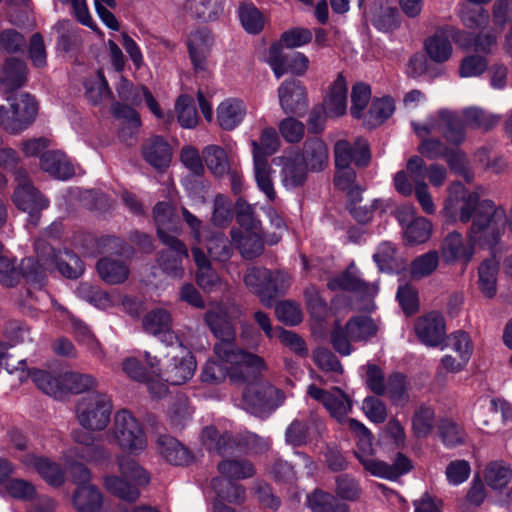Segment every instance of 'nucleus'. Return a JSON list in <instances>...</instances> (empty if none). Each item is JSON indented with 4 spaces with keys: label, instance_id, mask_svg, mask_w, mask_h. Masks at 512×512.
Segmentation results:
<instances>
[{
    "label": "nucleus",
    "instance_id": "72a5a7b5",
    "mask_svg": "<svg viewBox=\"0 0 512 512\" xmlns=\"http://www.w3.org/2000/svg\"><path fill=\"white\" fill-rule=\"evenodd\" d=\"M310 425H314L319 430L323 426V422L315 414H310L306 421L293 420L285 431L286 441L294 447L306 445L310 437Z\"/></svg>",
    "mask_w": 512,
    "mask_h": 512
},
{
    "label": "nucleus",
    "instance_id": "c03bdc74",
    "mask_svg": "<svg viewBox=\"0 0 512 512\" xmlns=\"http://www.w3.org/2000/svg\"><path fill=\"white\" fill-rule=\"evenodd\" d=\"M498 263L493 259L484 260L478 268V287L481 293L489 299L497 293Z\"/></svg>",
    "mask_w": 512,
    "mask_h": 512
},
{
    "label": "nucleus",
    "instance_id": "423d86ee",
    "mask_svg": "<svg viewBox=\"0 0 512 512\" xmlns=\"http://www.w3.org/2000/svg\"><path fill=\"white\" fill-rule=\"evenodd\" d=\"M107 436L123 452L137 456L146 450L148 439L143 425L128 410L117 411Z\"/></svg>",
    "mask_w": 512,
    "mask_h": 512
},
{
    "label": "nucleus",
    "instance_id": "bf43d9fd",
    "mask_svg": "<svg viewBox=\"0 0 512 512\" xmlns=\"http://www.w3.org/2000/svg\"><path fill=\"white\" fill-rule=\"evenodd\" d=\"M238 15L241 25L247 33L255 35L263 30L266 18L254 5H241Z\"/></svg>",
    "mask_w": 512,
    "mask_h": 512
},
{
    "label": "nucleus",
    "instance_id": "864d4df0",
    "mask_svg": "<svg viewBox=\"0 0 512 512\" xmlns=\"http://www.w3.org/2000/svg\"><path fill=\"white\" fill-rule=\"evenodd\" d=\"M435 410L422 404L417 407L412 415V431L417 438L427 437L434 428Z\"/></svg>",
    "mask_w": 512,
    "mask_h": 512
},
{
    "label": "nucleus",
    "instance_id": "cd10ccee",
    "mask_svg": "<svg viewBox=\"0 0 512 512\" xmlns=\"http://www.w3.org/2000/svg\"><path fill=\"white\" fill-rule=\"evenodd\" d=\"M162 459L173 466H188L193 463L194 455L175 437L162 434Z\"/></svg>",
    "mask_w": 512,
    "mask_h": 512
},
{
    "label": "nucleus",
    "instance_id": "ea45409f",
    "mask_svg": "<svg viewBox=\"0 0 512 512\" xmlns=\"http://www.w3.org/2000/svg\"><path fill=\"white\" fill-rule=\"evenodd\" d=\"M311 39L312 34L308 29L294 28L284 32L281 36L280 42L274 43L270 47V56L274 62L273 64H279L278 61L282 46H286L288 48L299 47L309 43Z\"/></svg>",
    "mask_w": 512,
    "mask_h": 512
},
{
    "label": "nucleus",
    "instance_id": "2f4dec72",
    "mask_svg": "<svg viewBox=\"0 0 512 512\" xmlns=\"http://www.w3.org/2000/svg\"><path fill=\"white\" fill-rule=\"evenodd\" d=\"M245 114L246 108L243 101L228 99L218 106L217 121L223 130L231 131L243 121Z\"/></svg>",
    "mask_w": 512,
    "mask_h": 512
},
{
    "label": "nucleus",
    "instance_id": "49530a36",
    "mask_svg": "<svg viewBox=\"0 0 512 512\" xmlns=\"http://www.w3.org/2000/svg\"><path fill=\"white\" fill-rule=\"evenodd\" d=\"M253 159L268 160V157L275 154L280 147L278 133L273 127H266L262 130L260 141H252Z\"/></svg>",
    "mask_w": 512,
    "mask_h": 512
},
{
    "label": "nucleus",
    "instance_id": "aec40b11",
    "mask_svg": "<svg viewBox=\"0 0 512 512\" xmlns=\"http://www.w3.org/2000/svg\"><path fill=\"white\" fill-rule=\"evenodd\" d=\"M335 390L338 395L311 384L308 386L307 394L320 402L333 418L340 420L348 414L352 405L349 397L340 388Z\"/></svg>",
    "mask_w": 512,
    "mask_h": 512
},
{
    "label": "nucleus",
    "instance_id": "09e8293b",
    "mask_svg": "<svg viewBox=\"0 0 512 512\" xmlns=\"http://www.w3.org/2000/svg\"><path fill=\"white\" fill-rule=\"evenodd\" d=\"M347 86L342 76L335 81L326 100L327 114L331 117H339L345 114L347 109Z\"/></svg>",
    "mask_w": 512,
    "mask_h": 512
},
{
    "label": "nucleus",
    "instance_id": "5fc2aeb1",
    "mask_svg": "<svg viewBox=\"0 0 512 512\" xmlns=\"http://www.w3.org/2000/svg\"><path fill=\"white\" fill-rule=\"evenodd\" d=\"M27 81L26 66H0V93L8 94Z\"/></svg>",
    "mask_w": 512,
    "mask_h": 512
},
{
    "label": "nucleus",
    "instance_id": "774afa93",
    "mask_svg": "<svg viewBox=\"0 0 512 512\" xmlns=\"http://www.w3.org/2000/svg\"><path fill=\"white\" fill-rule=\"evenodd\" d=\"M396 300L406 316H412L419 311V294L412 284L399 285Z\"/></svg>",
    "mask_w": 512,
    "mask_h": 512
},
{
    "label": "nucleus",
    "instance_id": "052dcab7",
    "mask_svg": "<svg viewBox=\"0 0 512 512\" xmlns=\"http://www.w3.org/2000/svg\"><path fill=\"white\" fill-rule=\"evenodd\" d=\"M458 16L464 26L469 29H481L488 24L489 13L481 6H470L461 4L459 6Z\"/></svg>",
    "mask_w": 512,
    "mask_h": 512
},
{
    "label": "nucleus",
    "instance_id": "f03ea898",
    "mask_svg": "<svg viewBox=\"0 0 512 512\" xmlns=\"http://www.w3.org/2000/svg\"><path fill=\"white\" fill-rule=\"evenodd\" d=\"M37 258H25L19 266L15 259L0 255V283L5 286L16 285L21 278L35 288L44 285L45 275L48 271L58 270L67 278H77L83 273V264L79 257L71 251L64 250L55 253L54 249L44 240L35 244Z\"/></svg>",
    "mask_w": 512,
    "mask_h": 512
},
{
    "label": "nucleus",
    "instance_id": "680f3d73",
    "mask_svg": "<svg viewBox=\"0 0 512 512\" xmlns=\"http://www.w3.org/2000/svg\"><path fill=\"white\" fill-rule=\"evenodd\" d=\"M83 84L85 95L93 104H98L110 96L108 84L101 71H97L91 77L85 79Z\"/></svg>",
    "mask_w": 512,
    "mask_h": 512
},
{
    "label": "nucleus",
    "instance_id": "13d9d810",
    "mask_svg": "<svg viewBox=\"0 0 512 512\" xmlns=\"http://www.w3.org/2000/svg\"><path fill=\"white\" fill-rule=\"evenodd\" d=\"M335 494L344 501H358L362 494L359 481L350 474H340L335 478Z\"/></svg>",
    "mask_w": 512,
    "mask_h": 512
},
{
    "label": "nucleus",
    "instance_id": "c9c22d12",
    "mask_svg": "<svg viewBox=\"0 0 512 512\" xmlns=\"http://www.w3.org/2000/svg\"><path fill=\"white\" fill-rule=\"evenodd\" d=\"M212 44L213 38L206 28L197 29L189 35L188 50L193 64L207 60Z\"/></svg>",
    "mask_w": 512,
    "mask_h": 512
},
{
    "label": "nucleus",
    "instance_id": "5701e85b",
    "mask_svg": "<svg viewBox=\"0 0 512 512\" xmlns=\"http://www.w3.org/2000/svg\"><path fill=\"white\" fill-rule=\"evenodd\" d=\"M439 130L445 140L452 145H460L466 137L464 120L455 111L441 109L438 111Z\"/></svg>",
    "mask_w": 512,
    "mask_h": 512
},
{
    "label": "nucleus",
    "instance_id": "c85d7f7f",
    "mask_svg": "<svg viewBox=\"0 0 512 512\" xmlns=\"http://www.w3.org/2000/svg\"><path fill=\"white\" fill-rule=\"evenodd\" d=\"M201 441L207 451L220 456L228 454L235 445L233 435L230 432L220 433L217 427L213 425L202 429Z\"/></svg>",
    "mask_w": 512,
    "mask_h": 512
},
{
    "label": "nucleus",
    "instance_id": "3c124183",
    "mask_svg": "<svg viewBox=\"0 0 512 512\" xmlns=\"http://www.w3.org/2000/svg\"><path fill=\"white\" fill-rule=\"evenodd\" d=\"M32 379L45 394L56 399H64L62 374L54 375L48 371L35 370L32 373Z\"/></svg>",
    "mask_w": 512,
    "mask_h": 512
},
{
    "label": "nucleus",
    "instance_id": "603ef678",
    "mask_svg": "<svg viewBox=\"0 0 512 512\" xmlns=\"http://www.w3.org/2000/svg\"><path fill=\"white\" fill-rule=\"evenodd\" d=\"M110 459V453L108 450L101 446H90L84 453H79L77 448H69L64 453L65 463L69 466L70 471L72 472V468L78 463H75L77 460H84L86 462H95L102 463L104 461H108Z\"/></svg>",
    "mask_w": 512,
    "mask_h": 512
},
{
    "label": "nucleus",
    "instance_id": "4c0bfd02",
    "mask_svg": "<svg viewBox=\"0 0 512 512\" xmlns=\"http://www.w3.org/2000/svg\"><path fill=\"white\" fill-rule=\"evenodd\" d=\"M512 478V469L503 460L491 461L484 470L486 484L495 491H502Z\"/></svg>",
    "mask_w": 512,
    "mask_h": 512
},
{
    "label": "nucleus",
    "instance_id": "c756f323",
    "mask_svg": "<svg viewBox=\"0 0 512 512\" xmlns=\"http://www.w3.org/2000/svg\"><path fill=\"white\" fill-rule=\"evenodd\" d=\"M395 111L394 99L390 96L374 98L368 112L364 115L363 125L369 129H375L388 120Z\"/></svg>",
    "mask_w": 512,
    "mask_h": 512
},
{
    "label": "nucleus",
    "instance_id": "e2e57ef3",
    "mask_svg": "<svg viewBox=\"0 0 512 512\" xmlns=\"http://www.w3.org/2000/svg\"><path fill=\"white\" fill-rule=\"evenodd\" d=\"M327 288L331 291L342 290L348 292L366 293L368 290V283L354 276L348 270H345L339 276L330 279L327 283Z\"/></svg>",
    "mask_w": 512,
    "mask_h": 512
},
{
    "label": "nucleus",
    "instance_id": "f8f14e48",
    "mask_svg": "<svg viewBox=\"0 0 512 512\" xmlns=\"http://www.w3.org/2000/svg\"><path fill=\"white\" fill-rule=\"evenodd\" d=\"M507 23L511 24L506 36L505 48L512 56V0H497L493 5V32L481 33L475 40V51L486 53L496 44V38Z\"/></svg>",
    "mask_w": 512,
    "mask_h": 512
},
{
    "label": "nucleus",
    "instance_id": "e433bc0d",
    "mask_svg": "<svg viewBox=\"0 0 512 512\" xmlns=\"http://www.w3.org/2000/svg\"><path fill=\"white\" fill-rule=\"evenodd\" d=\"M307 506L312 512H349V506L333 494L315 489L307 495Z\"/></svg>",
    "mask_w": 512,
    "mask_h": 512
},
{
    "label": "nucleus",
    "instance_id": "8fccbe9b",
    "mask_svg": "<svg viewBox=\"0 0 512 512\" xmlns=\"http://www.w3.org/2000/svg\"><path fill=\"white\" fill-rule=\"evenodd\" d=\"M386 393L393 405L404 406L409 400L407 376L397 371L389 374Z\"/></svg>",
    "mask_w": 512,
    "mask_h": 512
},
{
    "label": "nucleus",
    "instance_id": "f3484780",
    "mask_svg": "<svg viewBox=\"0 0 512 512\" xmlns=\"http://www.w3.org/2000/svg\"><path fill=\"white\" fill-rule=\"evenodd\" d=\"M370 161L371 151L367 143L361 144L356 141L351 144L346 139H340L334 144L335 168H348L352 163L359 168H364Z\"/></svg>",
    "mask_w": 512,
    "mask_h": 512
},
{
    "label": "nucleus",
    "instance_id": "f704fd0d",
    "mask_svg": "<svg viewBox=\"0 0 512 512\" xmlns=\"http://www.w3.org/2000/svg\"><path fill=\"white\" fill-rule=\"evenodd\" d=\"M24 463L35 468L39 475L50 485L60 486L64 483V472L57 463L35 455L25 456Z\"/></svg>",
    "mask_w": 512,
    "mask_h": 512
},
{
    "label": "nucleus",
    "instance_id": "de8ad7c7",
    "mask_svg": "<svg viewBox=\"0 0 512 512\" xmlns=\"http://www.w3.org/2000/svg\"><path fill=\"white\" fill-rule=\"evenodd\" d=\"M64 398L69 393L79 394L97 387V379L86 373L67 371L62 374Z\"/></svg>",
    "mask_w": 512,
    "mask_h": 512
},
{
    "label": "nucleus",
    "instance_id": "4468645a",
    "mask_svg": "<svg viewBox=\"0 0 512 512\" xmlns=\"http://www.w3.org/2000/svg\"><path fill=\"white\" fill-rule=\"evenodd\" d=\"M78 488L73 496V505L78 512H99L102 506V494L96 486L89 483L91 474L84 465H76L71 472Z\"/></svg>",
    "mask_w": 512,
    "mask_h": 512
},
{
    "label": "nucleus",
    "instance_id": "6e6552de",
    "mask_svg": "<svg viewBox=\"0 0 512 512\" xmlns=\"http://www.w3.org/2000/svg\"><path fill=\"white\" fill-rule=\"evenodd\" d=\"M10 108L0 107V125L11 134L26 130L36 119L38 103L28 93H21L14 97H7Z\"/></svg>",
    "mask_w": 512,
    "mask_h": 512
},
{
    "label": "nucleus",
    "instance_id": "7c9ffc66",
    "mask_svg": "<svg viewBox=\"0 0 512 512\" xmlns=\"http://www.w3.org/2000/svg\"><path fill=\"white\" fill-rule=\"evenodd\" d=\"M119 96L135 106L145 103L151 112L160 117V110L156 100L145 87H134L128 80L122 79L117 88Z\"/></svg>",
    "mask_w": 512,
    "mask_h": 512
},
{
    "label": "nucleus",
    "instance_id": "412c9836",
    "mask_svg": "<svg viewBox=\"0 0 512 512\" xmlns=\"http://www.w3.org/2000/svg\"><path fill=\"white\" fill-rule=\"evenodd\" d=\"M474 246L470 242L465 244L461 233L457 231L450 232L442 241L440 247L441 258L446 264L456 262L468 264L472 259Z\"/></svg>",
    "mask_w": 512,
    "mask_h": 512
},
{
    "label": "nucleus",
    "instance_id": "473e14b6",
    "mask_svg": "<svg viewBox=\"0 0 512 512\" xmlns=\"http://www.w3.org/2000/svg\"><path fill=\"white\" fill-rule=\"evenodd\" d=\"M309 167L303 157L297 154L285 159L282 167V181L287 188H298L304 185Z\"/></svg>",
    "mask_w": 512,
    "mask_h": 512
},
{
    "label": "nucleus",
    "instance_id": "a878e982",
    "mask_svg": "<svg viewBox=\"0 0 512 512\" xmlns=\"http://www.w3.org/2000/svg\"><path fill=\"white\" fill-rule=\"evenodd\" d=\"M162 272L181 268L182 260L188 258V249L184 242L162 231Z\"/></svg>",
    "mask_w": 512,
    "mask_h": 512
},
{
    "label": "nucleus",
    "instance_id": "a211bd4d",
    "mask_svg": "<svg viewBox=\"0 0 512 512\" xmlns=\"http://www.w3.org/2000/svg\"><path fill=\"white\" fill-rule=\"evenodd\" d=\"M445 328V319L438 311L428 312L415 323V333L419 341L429 347H437L444 341Z\"/></svg>",
    "mask_w": 512,
    "mask_h": 512
},
{
    "label": "nucleus",
    "instance_id": "338daca9",
    "mask_svg": "<svg viewBox=\"0 0 512 512\" xmlns=\"http://www.w3.org/2000/svg\"><path fill=\"white\" fill-rule=\"evenodd\" d=\"M255 180L260 191H262L269 201H274L276 192L274 190L271 178V167L268 160L253 159Z\"/></svg>",
    "mask_w": 512,
    "mask_h": 512
},
{
    "label": "nucleus",
    "instance_id": "4be33fe9",
    "mask_svg": "<svg viewBox=\"0 0 512 512\" xmlns=\"http://www.w3.org/2000/svg\"><path fill=\"white\" fill-rule=\"evenodd\" d=\"M230 236L239 253L246 260L257 258L264 250V239L261 231L242 232L238 228H232Z\"/></svg>",
    "mask_w": 512,
    "mask_h": 512
},
{
    "label": "nucleus",
    "instance_id": "2eb2a0df",
    "mask_svg": "<svg viewBox=\"0 0 512 512\" xmlns=\"http://www.w3.org/2000/svg\"><path fill=\"white\" fill-rule=\"evenodd\" d=\"M204 323L219 341L214 345V353L222 358L236 345V330L228 315L221 311L208 310L204 314Z\"/></svg>",
    "mask_w": 512,
    "mask_h": 512
},
{
    "label": "nucleus",
    "instance_id": "bb28decb",
    "mask_svg": "<svg viewBox=\"0 0 512 512\" xmlns=\"http://www.w3.org/2000/svg\"><path fill=\"white\" fill-rule=\"evenodd\" d=\"M41 168L52 177L67 180L74 175V167L61 151H48L41 155Z\"/></svg>",
    "mask_w": 512,
    "mask_h": 512
},
{
    "label": "nucleus",
    "instance_id": "7ed1b4c3",
    "mask_svg": "<svg viewBox=\"0 0 512 512\" xmlns=\"http://www.w3.org/2000/svg\"><path fill=\"white\" fill-rule=\"evenodd\" d=\"M348 425L349 428L359 436L357 450H354V455L364 469L372 476L389 481H396L414 468L412 460L402 452L395 454L392 464L369 458V454L372 451V432L362 422L354 418L349 419Z\"/></svg>",
    "mask_w": 512,
    "mask_h": 512
},
{
    "label": "nucleus",
    "instance_id": "1a4fd4ad",
    "mask_svg": "<svg viewBox=\"0 0 512 512\" xmlns=\"http://www.w3.org/2000/svg\"><path fill=\"white\" fill-rule=\"evenodd\" d=\"M283 392L260 380L248 382L242 393L246 411L255 416L270 414L283 402Z\"/></svg>",
    "mask_w": 512,
    "mask_h": 512
},
{
    "label": "nucleus",
    "instance_id": "ddd939ff",
    "mask_svg": "<svg viewBox=\"0 0 512 512\" xmlns=\"http://www.w3.org/2000/svg\"><path fill=\"white\" fill-rule=\"evenodd\" d=\"M17 187L13 194L14 204L28 214V222L34 226L39 220V212L48 206V201L31 184L24 170L15 172Z\"/></svg>",
    "mask_w": 512,
    "mask_h": 512
},
{
    "label": "nucleus",
    "instance_id": "393cba45",
    "mask_svg": "<svg viewBox=\"0 0 512 512\" xmlns=\"http://www.w3.org/2000/svg\"><path fill=\"white\" fill-rule=\"evenodd\" d=\"M296 154L303 157V161L307 163L312 172H320L328 164L327 145L318 137H308L303 144L302 152Z\"/></svg>",
    "mask_w": 512,
    "mask_h": 512
},
{
    "label": "nucleus",
    "instance_id": "a19ab883",
    "mask_svg": "<svg viewBox=\"0 0 512 512\" xmlns=\"http://www.w3.org/2000/svg\"><path fill=\"white\" fill-rule=\"evenodd\" d=\"M211 486L217 498L233 504H242L246 497V490L243 485L222 477H214Z\"/></svg>",
    "mask_w": 512,
    "mask_h": 512
},
{
    "label": "nucleus",
    "instance_id": "a18cd8bd",
    "mask_svg": "<svg viewBox=\"0 0 512 512\" xmlns=\"http://www.w3.org/2000/svg\"><path fill=\"white\" fill-rule=\"evenodd\" d=\"M437 431L442 444L446 448H455L465 443V430L450 418H441L437 424Z\"/></svg>",
    "mask_w": 512,
    "mask_h": 512
},
{
    "label": "nucleus",
    "instance_id": "f257e3e1",
    "mask_svg": "<svg viewBox=\"0 0 512 512\" xmlns=\"http://www.w3.org/2000/svg\"><path fill=\"white\" fill-rule=\"evenodd\" d=\"M461 189V198L452 199L450 196L444 209L451 218H456L462 223L472 220L468 231L469 242L480 248L492 249L501 241L507 224L506 211L501 206H496L492 200H480L476 192H468L458 182Z\"/></svg>",
    "mask_w": 512,
    "mask_h": 512
},
{
    "label": "nucleus",
    "instance_id": "69168bd1",
    "mask_svg": "<svg viewBox=\"0 0 512 512\" xmlns=\"http://www.w3.org/2000/svg\"><path fill=\"white\" fill-rule=\"evenodd\" d=\"M232 241L223 233H216L207 240L209 256L218 262H227L233 255Z\"/></svg>",
    "mask_w": 512,
    "mask_h": 512
},
{
    "label": "nucleus",
    "instance_id": "9b49d317",
    "mask_svg": "<svg viewBox=\"0 0 512 512\" xmlns=\"http://www.w3.org/2000/svg\"><path fill=\"white\" fill-rule=\"evenodd\" d=\"M112 404L103 393H94L84 397L77 405V418L86 429L100 431L106 428L110 420Z\"/></svg>",
    "mask_w": 512,
    "mask_h": 512
},
{
    "label": "nucleus",
    "instance_id": "9d476101",
    "mask_svg": "<svg viewBox=\"0 0 512 512\" xmlns=\"http://www.w3.org/2000/svg\"><path fill=\"white\" fill-rule=\"evenodd\" d=\"M231 365L230 379L233 382L248 383L258 381L266 364L261 356L247 352L235 345L222 358Z\"/></svg>",
    "mask_w": 512,
    "mask_h": 512
},
{
    "label": "nucleus",
    "instance_id": "0eeeda50",
    "mask_svg": "<svg viewBox=\"0 0 512 512\" xmlns=\"http://www.w3.org/2000/svg\"><path fill=\"white\" fill-rule=\"evenodd\" d=\"M244 283L252 293L259 297L264 306L271 307L289 287V277L280 270L252 267L245 274Z\"/></svg>",
    "mask_w": 512,
    "mask_h": 512
},
{
    "label": "nucleus",
    "instance_id": "4d7b16f0",
    "mask_svg": "<svg viewBox=\"0 0 512 512\" xmlns=\"http://www.w3.org/2000/svg\"><path fill=\"white\" fill-rule=\"evenodd\" d=\"M205 165L216 177H221L229 170L226 151L218 145L206 146L202 151Z\"/></svg>",
    "mask_w": 512,
    "mask_h": 512
},
{
    "label": "nucleus",
    "instance_id": "58836bf2",
    "mask_svg": "<svg viewBox=\"0 0 512 512\" xmlns=\"http://www.w3.org/2000/svg\"><path fill=\"white\" fill-rule=\"evenodd\" d=\"M100 277L109 284L123 283L129 276L127 264L116 258H102L97 263Z\"/></svg>",
    "mask_w": 512,
    "mask_h": 512
},
{
    "label": "nucleus",
    "instance_id": "dca6fc26",
    "mask_svg": "<svg viewBox=\"0 0 512 512\" xmlns=\"http://www.w3.org/2000/svg\"><path fill=\"white\" fill-rule=\"evenodd\" d=\"M465 35V32L451 26L439 27L424 40V50L431 61L436 63L447 62L453 48L449 40L452 37L456 42Z\"/></svg>",
    "mask_w": 512,
    "mask_h": 512
},
{
    "label": "nucleus",
    "instance_id": "37998d69",
    "mask_svg": "<svg viewBox=\"0 0 512 512\" xmlns=\"http://www.w3.org/2000/svg\"><path fill=\"white\" fill-rule=\"evenodd\" d=\"M346 332L354 342L368 340L377 334L378 328L370 316H352L345 324Z\"/></svg>",
    "mask_w": 512,
    "mask_h": 512
},
{
    "label": "nucleus",
    "instance_id": "b1692460",
    "mask_svg": "<svg viewBox=\"0 0 512 512\" xmlns=\"http://www.w3.org/2000/svg\"><path fill=\"white\" fill-rule=\"evenodd\" d=\"M145 357L147 364L153 370V376H150L149 374L144 372L140 363L135 358H127L122 363V370L128 377L136 381L146 383L150 394L153 397H157L159 394L158 374L155 371V368L157 366V358L154 357L152 360L148 352H145Z\"/></svg>",
    "mask_w": 512,
    "mask_h": 512
},
{
    "label": "nucleus",
    "instance_id": "0e129e2a",
    "mask_svg": "<svg viewBox=\"0 0 512 512\" xmlns=\"http://www.w3.org/2000/svg\"><path fill=\"white\" fill-rule=\"evenodd\" d=\"M432 233V224L424 217L413 219L405 229L407 244L416 245L427 242Z\"/></svg>",
    "mask_w": 512,
    "mask_h": 512
},
{
    "label": "nucleus",
    "instance_id": "20e7f679",
    "mask_svg": "<svg viewBox=\"0 0 512 512\" xmlns=\"http://www.w3.org/2000/svg\"><path fill=\"white\" fill-rule=\"evenodd\" d=\"M171 315L162 309V344L171 351L164 356L170 359L165 370V381L171 385H181L192 378L196 370V360L193 353L183 345L181 339L169 328Z\"/></svg>",
    "mask_w": 512,
    "mask_h": 512
},
{
    "label": "nucleus",
    "instance_id": "6e6d98bb",
    "mask_svg": "<svg viewBox=\"0 0 512 512\" xmlns=\"http://www.w3.org/2000/svg\"><path fill=\"white\" fill-rule=\"evenodd\" d=\"M177 120L181 127L192 129L197 126L199 117L194 98L187 94H181L175 102Z\"/></svg>",
    "mask_w": 512,
    "mask_h": 512
},
{
    "label": "nucleus",
    "instance_id": "6ab92c4d",
    "mask_svg": "<svg viewBox=\"0 0 512 512\" xmlns=\"http://www.w3.org/2000/svg\"><path fill=\"white\" fill-rule=\"evenodd\" d=\"M281 108L286 114L303 116L308 107L306 89L298 80H286L278 89Z\"/></svg>",
    "mask_w": 512,
    "mask_h": 512
},
{
    "label": "nucleus",
    "instance_id": "79ce46f5",
    "mask_svg": "<svg viewBox=\"0 0 512 512\" xmlns=\"http://www.w3.org/2000/svg\"><path fill=\"white\" fill-rule=\"evenodd\" d=\"M218 472L227 480H241L251 478L255 474V468L247 459H225L218 463Z\"/></svg>",
    "mask_w": 512,
    "mask_h": 512
},
{
    "label": "nucleus",
    "instance_id": "39448f33",
    "mask_svg": "<svg viewBox=\"0 0 512 512\" xmlns=\"http://www.w3.org/2000/svg\"><path fill=\"white\" fill-rule=\"evenodd\" d=\"M120 476L109 475L104 478V486L116 497L135 502L139 496V487L150 483V474L135 460L123 455L116 458Z\"/></svg>",
    "mask_w": 512,
    "mask_h": 512
}]
</instances>
